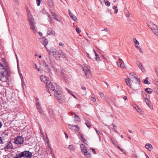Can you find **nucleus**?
I'll list each match as a JSON object with an SVG mask.
<instances>
[{"label":"nucleus","mask_w":158,"mask_h":158,"mask_svg":"<svg viewBox=\"0 0 158 158\" xmlns=\"http://www.w3.org/2000/svg\"><path fill=\"white\" fill-rule=\"evenodd\" d=\"M135 47L136 48H137V49H138L139 50V52H140V53H143V52L142 51V49L140 47H139V46H135Z\"/></svg>","instance_id":"40"},{"label":"nucleus","mask_w":158,"mask_h":158,"mask_svg":"<svg viewBox=\"0 0 158 158\" xmlns=\"http://www.w3.org/2000/svg\"><path fill=\"white\" fill-rule=\"evenodd\" d=\"M147 24L148 27L150 28L154 26V25H156L155 24H154L152 22H151L150 21H148L147 23Z\"/></svg>","instance_id":"25"},{"label":"nucleus","mask_w":158,"mask_h":158,"mask_svg":"<svg viewBox=\"0 0 158 158\" xmlns=\"http://www.w3.org/2000/svg\"><path fill=\"white\" fill-rule=\"evenodd\" d=\"M42 64L45 72L46 73L50 72L51 70L50 67L44 60L42 61Z\"/></svg>","instance_id":"8"},{"label":"nucleus","mask_w":158,"mask_h":158,"mask_svg":"<svg viewBox=\"0 0 158 158\" xmlns=\"http://www.w3.org/2000/svg\"><path fill=\"white\" fill-rule=\"evenodd\" d=\"M6 147L7 149L12 148L13 146L12 143L10 142H8L6 145Z\"/></svg>","instance_id":"18"},{"label":"nucleus","mask_w":158,"mask_h":158,"mask_svg":"<svg viewBox=\"0 0 158 158\" xmlns=\"http://www.w3.org/2000/svg\"><path fill=\"white\" fill-rule=\"evenodd\" d=\"M145 147L149 151H151L153 149L152 145L150 143H147L145 145Z\"/></svg>","instance_id":"16"},{"label":"nucleus","mask_w":158,"mask_h":158,"mask_svg":"<svg viewBox=\"0 0 158 158\" xmlns=\"http://www.w3.org/2000/svg\"><path fill=\"white\" fill-rule=\"evenodd\" d=\"M26 8H27V13L29 15V14H30V11H29V10L28 7H26Z\"/></svg>","instance_id":"60"},{"label":"nucleus","mask_w":158,"mask_h":158,"mask_svg":"<svg viewBox=\"0 0 158 158\" xmlns=\"http://www.w3.org/2000/svg\"><path fill=\"white\" fill-rule=\"evenodd\" d=\"M92 151L93 152V153L94 154H96V151L95 150V149L94 148H92Z\"/></svg>","instance_id":"63"},{"label":"nucleus","mask_w":158,"mask_h":158,"mask_svg":"<svg viewBox=\"0 0 158 158\" xmlns=\"http://www.w3.org/2000/svg\"><path fill=\"white\" fill-rule=\"evenodd\" d=\"M50 51L51 52H52L53 53V54H55L56 52H57V51H56V50L55 49H54L53 48H51L50 49Z\"/></svg>","instance_id":"39"},{"label":"nucleus","mask_w":158,"mask_h":158,"mask_svg":"<svg viewBox=\"0 0 158 158\" xmlns=\"http://www.w3.org/2000/svg\"><path fill=\"white\" fill-rule=\"evenodd\" d=\"M135 109L138 112L140 113L141 114H142V110L138 106H136V107H135Z\"/></svg>","instance_id":"33"},{"label":"nucleus","mask_w":158,"mask_h":158,"mask_svg":"<svg viewBox=\"0 0 158 158\" xmlns=\"http://www.w3.org/2000/svg\"><path fill=\"white\" fill-rule=\"evenodd\" d=\"M143 96L144 97V98L145 99V100L146 99H148L147 98V94L145 93H144L143 94Z\"/></svg>","instance_id":"45"},{"label":"nucleus","mask_w":158,"mask_h":158,"mask_svg":"<svg viewBox=\"0 0 158 158\" xmlns=\"http://www.w3.org/2000/svg\"><path fill=\"white\" fill-rule=\"evenodd\" d=\"M136 64L138 66L139 68L143 72H144L145 69L143 68V65L139 61H138L136 62Z\"/></svg>","instance_id":"15"},{"label":"nucleus","mask_w":158,"mask_h":158,"mask_svg":"<svg viewBox=\"0 0 158 158\" xmlns=\"http://www.w3.org/2000/svg\"><path fill=\"white\" fill-rule=\"evenodd\" d=\"M68 127L70 129L76 132V129H77V131H80V128L77 125H71L70 124L68 126Z\"/></svg>","instance_id":"10"},{"label":"nucleus","mask_w":158,"mask_h":158,"mask_svg":"<svg viewBox=\"0 0 158 158\" xmlns=\"http://www.w3.org/2000/svg\"><path fill=\"white\" fill-rule=\"evenodd\" d=\"M2 64L0 63V80L2 82L6 81L9 74L8 71V63L5 59H2Z\"/></svg>","instance_id":"1"},{"label":"nucleus","mask_w":158,"mask_h":158,"mask_svg":"<svg viewBox=\"0 0 158 158\" xmlns=\"http://www.w3.org/2000/svg\"><path fill=\"white\" fill-rule=\"evenodd\" d=\"M7 136L8 135L5 132H4L1 134V136L2 137H7Z\"/></svg>","instance_id":"46"},{"label":"nucleus","mask_w":158,"mask_h":158,"mask_svg":"<svg viewBox=\"0 0 158 158\" xmlns=\"http://www.w3.org/2000/svg\"><path fill=\"white\" fill-rule=\"evenodd\" d=\"M82 141H83L85 143V142H86L87 140L85 139L84 137H82Z\"/></svg>","instance_id":"56"},{"label":"nucleus","mask_w":158,"mask_h":158,"mask_svg":"<svg viewBox=\"0 0 158 158\" xmlns=\"http://www.w3.org/2000/svg\"><path fill=\"white\" fill-rule=\"evenodd\" d=\"M125 14L127 17H129L130 14L127 10H126L125 11Z\"/></svg>","instance_id":"42"},{"label":"nucleus","mask_w":158,"mask_h":158,"mask_svg":"<svg viewBox=\"0 0 158 158\" xmlns=\"http://www.w3.org/2000/svg\"><path fill=\"white\" fill-rule=\"evenodd\" d=\"M74 118L75 121L77 122H80L81 121V119L79 118V116L77 115L76 114H75Z\"/></svg>","instance_id":"24"},{"label":"nucleus","mask_w":158,"mask_h":158,"mask_svg":"<svg viewBox=\"0 0 158 158\" xmlns=\"http://www.w3.org/2000/svg\"><path fill=\"white\" fill-rule=\"evenodd\" d=\"M40 40L41 43L44 45L45 48L48 51V49L46 47V46L48 44V42L45 38V37H43V38H40Z\"/></svg>","instance_id":"12"},{"label":"nucleus","mask_w":158,"mask_h":158,"mask_svg":"<svg viewBox=\"0 0 158 158\" xmlns=\"http://www.w3.org/2000/svg\"><path fill=\"white\" fill-rule=\"evenodd\" d=\"M111 126L113 127V128H112L114 131L116 133L118 132V131L116 130V129L117 128V126H116L114 124H112L111 125Z\"/></svg>","instance_id":"27"},{"label":"nucleus","mask_w":158,"mask_h":158,"mask_svg":"<svg viewBox=\"0 0 158 158\" xmlns=\"http://www.w3.org/2000/svg\"><path fill=\"white\" fill-rule=\"evenodd\" d=\"M69 149L73 151H74L75 150V148L73 145H70L69 147Z\"/></svg>","instance_id":"36"},{"label":"nucleus","mask_w":158,"mask_h":158,"mask_svg":"<svg viewBox=\"0 0 158 158\" xmlns=\"http://www.w3.org/2000/svg\"><path fill=\"white\" fill-rule=\"evenodd\" d=\"M24 139L21 136H18L14 139V143L17 144H21L23 142Z\"/></svg>","instance_id":"7"},{"label":"nucleus","mask_w":158,"mask_h":158,"mask_svg":"<svg viewBox=\"0 0 158 158\" xmlns=\"http://www.w3.org/2000/svg\"><path fill=\"white\" fill-rule=\"evenodd\" d=\"M33 67L35 69H37V68H38L37 65L35 64H34L33 65Z\"/></svg>","instance_id":"58"},{"label":"nucleus","mask_w":158,"mask_h":158,"mask_svg":"<svg viewBox=\"0 0 158 158\" xmlns=\"http://www.w3.org/2000/svg\"><path fill=\"white\" fill-rule=\"evenodd\" d=\"M148 79V77H146V79L143 80V82L145 84H150V82H149Z\"/></svg>","instance_id":"30"},{"label":"nucleus","mask_w":158,"mask_h":158,"mask_svg":"<svg viewBox=\"0 0 158 158\" xmlns=\"http://www.w3.org/2000/svg\"><path fill=\"white\" fill-rule=\"evenodd\" d=\"M123 62V61L120 58H118V61L117 62V64L118 66H119V63H120Z\"/></svg>","instance_id":"44"},{"label":"nucleus","mask_w":158,"mask_h":158,"mask_svg":"<svg viewBox=\"0 0 158 158\" xmlns=\"http://www.w3.org/2000/svg\"><path fill=\"white\" fill-rule=\"evenodd\" d=\"M91 100H92V101L93 102H95L96 99L95 98L93 97H91Z\"/></svg>","instance_id":"55"},{"label":"nucleus","mask_w":158,"mask_h":158,"mask_svg":"<svg viewBox=\"0 0 158 158\" xmlns=\"http://www.w3.org/2000/svg\"><path fill=\"white\" fill-rule=\"evenodd\" d=\"M68 11L69 12V15L70 17H72V16L73 15H74L73 14H72L70 11V10H68Z\"/></svg>","instance_id":"54"},{"label":"nucleus","mask_w":158,"mask_h":158,"mask_svg":"<svg viewBox=\"0 0 158 158\" xmlns=\"http://www.w3.org/2000/svg\"><path fill=\"white\" fill-rule=\"evenodd\" d=\"M132 156L133 158H138L136 155L135 154L133 155Z\"/></svg>","instance_id":"59"},{"label":"nucleus","mask_w":158,"mask_h":158,"mask_svg":"<svg viewBox=\"0 0 158 158\" xmlns=\"http://www.w3.org/2000/svg\"><path fill=\"white\" fill-rule=\"evenodd\" d=\"M113 8L115 10L114 11V13L115 14H117L118 11V9H117V6L116 5L114 6L113 7Z\"/></svg>","instance_id":"38"},{"label":"nucleus","mask_w":158,"mask_h":158,"mask_svg":"<svg viewBox=\"0 0 158 158\" xmlns=\"http://www.w3.org/2000/svg\"><path fill=\"white\" fill-rule=\"evenodd\" d=\"M145 91L148 94H151L152 92V89L148 88L145 89Z\"/></svg>","instance_id":"26"},{"label":"nucleus","mask_w":158,"mask_h":158,"mask_svg":"<svg viewBox=\"0 0 158 158\" xmlns=\"http://www.w3.org/2000/svg\"><path fill=\"white\" fill-rule=\"evenodd\" d=\"M65 71L64 70L62 69L61 70L60 73L63 76V77H64V80L66 81V82H69V81L68 79H66V77H64V74H65Z\"/></svg>","instance_id":"21"},{"label":"nucleus","mask_w":158,"mask_h":158,"mask_svg":"<svg viewBox=\"0 0 158 158\" xmlns=\"http://www.w3.org/2000/svg\"><path fill=\"white\" fill-rule=\"evenodd\" d=\"M99 95L100 97L103 99L106 100V98L104 94L102 93H99Z\"/></svg>","instance_id":"34"},{"label":"nucleus","mask_w":158,"mask_h":158,"mask_svg":"<svg viewBox=\"0 0 158 158\" xmlns=\"http://www.w3.org/2000/svg\"><path fill=\"white\" fill-rule=\"evenodd\" d=\"M47 147H48V149L50 151V154H52V156H54V154L52 153V148L51 147L50 145H48Z\"/></svg>","instance_id":"29"},{"label":"nucleus","mask_w":158,"mask_h":158,"mask_svg":"<svg viewBox=\"0 0 158 158\" xmlns=\"http://www.w3.org/2000/svg\"><path fill=\"white\" fill-rule=\"evenodd\" d=\"M111 141L112 142V143L115 146L116 145V144H117V142L113 138H111Z\"/></svg>","instance_id":"37"},{"label":"nucleus","mask_w":158,"mask_h":158,"mask_svg":"<svg viewBox=\"0 0 158 158\" xmlns=\"http://www.w3.org/2000/svg\"><path fill=\"white\" fill-rule=\"evenodd\" d=\"M155 72L158 77V68H156L155 69Z\"/></svg>","instance_id":"62"},{"label":"nucleus","mask_w":158,"mask_h":158,"mask_svg":"<svg viewBox=\"0 0 158 158\" xmlns=\"http://www.w3.org/2000/svg\"><path fill=\"white\" fill-rule=\"evenodd\" d=\"M130 76L132 79V81L133 83L134 88H139L140 87V80L138 76L134 73H130Z\"/></svg>","instance_id":"3"},{"label":"nucleus","mask_w":158,"mask_h":158,"mask_svg":"<svg viewBox=\"0 0 158 158\" xmlns=\"http://www.w3.org/2000/svg\"><path fill=\"white\" fill-rule=\"evenodd\" d=\"M35 23L34 19L30 16V27H31V29L33 30L35 33H36L37 32V29L35 27Z\"/></svg>","instance_id":"6"},{"label":"nucleus","mask_w":158,"mask_h":158,"mask_svg":"<svg viewBox=\"0 0 158 158\" xmlns=\"http://www.w3.org/2000/svg\"><path fill=\"white\" fill-rule=\"evenodd\" d=\"M48 3V5L50 7H53L54 6V2L53 0H47Z\"/></svg>","instance_id":"20"},{"label":"nucleus","mask_w":158,"mask_h":158,"mask_svg":"<svg viewBox=\"0 0 158 158\" xmlns=\"http://www.w3.org/2000/svg\"><path fill=\"white\" fill-rule=\"evenodd\" d=\"M76 31L79 34L81 32V31L78 27H77L76 29Z\"/></svg>","instance_id":"48"},{"label":"nucleus","mask_w":158,"mask_h":158,"mask_svg":"<svg viewBox=\"0 0 158 158\" xmlns=\"http://www.w3.org/2000/svg\"><path fill=\"white\" fill-rule=\"evenodd\" d=\"M85 124L88 127H91V125L88 123L86 122Z\"/></svg>","instance_id":"50"},{"label":"nucleus","mask_w":158,"mask_h":158,"mask_svg":"<svg viewBox=\"0 0 158 158\" xmlns=\"http://www.w3.org/2000/svg\"><path fill=\"white\" fill-rule=\"evenodd\" d=\"M118 66L123 69L126 68L125 64L123 62L119 63V66Z\"/></svg>","instance_id":"28"},{"label":"nucleus","mask_w":158,"mask_h":158,"mask_svg":"<svg viewBox=\"0 0 158 158\" xmlns=\"http://www.w3.org/2000/svg\"><path fill=\"white\" fill-rule=\"evenodd\" d=\"M48 16L49 18V19H50V20H49V22L50 23H53V22L52 21V20L51 18L50 17L49 15H48Z\"/></svg>","instance_id":"57"},{"label":"nucleus","mask_w":158,"mask_h":158,"mask_svg":"<svg viewBox=\"0 0 158 158\" xmlns=\"http://www.w3.org/2000/svg\"><path fill=\"white\" fill-rule=\"evenodd\" d=\"M66 89L67 90V91L70 94H71V93H72V92L71 90L67 88H66Z\"/></svg>","instance_id":"52"},{"label":"nucleus","mask_w":158,"mask_h":158,"mask_svg":"<svg viewBox=\"0 0 158 158\" xmlns=\"http://www.w3.org/2000/svg\"><path fill=\"white\" fill-rule=\"evenodd\" d=\"M59 45L60 46H64V44L61 42H60L59 43Z\"/></svg>","instance_id":"61"},{"label":"nucleus","mask_w":158,"mask_h":158,"mask_svg":"<svg viewBox=\"0 0 158 158\" xmlns=\"http://www.w3.org/2000/svg\"><path fill=\"white\" fill-rule=\"evenodd\" d=\"M145 102L148 105V106L151 109H153V106L151 103H150L148 99H146L145 101Z\"/></svg>","instance_id":"17"},{"label":"nucleus","mask_w":158,"mask_h":158,"mask_svg":"<svg viewBox=\"0 0 158 158\" xmlns=\"http://www.w3.org/2000/svg\"><path fill=\"white\" fill-rule=\"evenodd\" d=\"M37 69L38 71L40 72H43V70L41 68H38Z\"/></svg>","instance_id":"49"},{"label":"nucleus","mask_w":158,"mask_h":158,"mask_svg":"<svg viewBox=\"0 0 158 158\" xmlns=\"http://www.w3.org/2000/svg\"><path fill=\"white\" fill-rule=\"evenodd\" d=\"M93 51H94V53H95V59L96 60H99L100 59L98 55L96 53V52L95 50L94 49Z\"/></svg>","instance_id":"31"},{"label":"nucleus","mask_w":158,"mask_h":158,"mask_svg":"<svg viewBox=\"0 0 158 158\" xmlns=\"http://www.w3.org/2000/svg\"><path fill=\"white\" fill-rule=\"evenodd\" d=\"M154 82L156 86L158 87V80H156Z\"/></svg>","instance_id":"51"},{"label":"nucleus","mask_w":158,"mask_h":158,"mask_svg":"<svg viewBox=\"0 0 158 158\" xmlns=\"http://www.w3.org/2000/svg\"><path fill=\"white\" fill-rule=\"evenodd\" d=\"M82 68L83 69V71L84 72L85 75L86 76L87 78H88L89 75L91 73L89 68L86 66H85L84 68L82 67Z\"/></svg>","instance_id":"9"},{"label":"nucleus","mask_w":158,"mask_h":158,"mask_svg":"<svg viewBox=\"0 0 158 158\" xmlns=\"http://www.w3.org/2000/svg\"><path fill=\"white\" fill-rule=\"evenodd\" d=\"M46 87L49 88L50 89L54 92V95L55 97L58 98V100L59 99L58 98L60 97V94L61 93V89H60L59 86L58 88L56 87V88L53 84L50 82L48 81L46 83Z\"/></svg>","instance_id":"2"},{"label":"nucleus","mask_w":158,"mask_h":158,"mask_svg":"<svg viewBox=\"0 0 158 158\" xmlns=\"http://www.w3.org/2000/svg\"><path fill=\"white\" fill-rule=\"evenodd\" d=\"M95 129L96 131V132L97 134H98L99 135V134H102V132L101 131H98V130H97L96 129Z\"/></svg>","instance_id":"47"},{"label":"nucleus","mask_w":158,"mask_h":158,"mask_svg":"<svg viewBox=\"0 0 158 158\" xmlns=\"http://www.w3.org/2000/svg\"><path fill=\"white\" fill-rule=\"evenodd\" d=\"M153 26V27H152L150 28L154 34L158 37V27L156 25Z\"/></svg>","instance_id":"11"},{"label":"nucleus","mask_w":158,"mask_h":158,"mask_svg":"<svg viewBox=\"0 0 158 158\" xmlns=\"http://www.w3.org/2000/svg\"><path fill=\"white\" fill-rule=\"evenodd\" d=\"M71 18L73 20L76 21L77 20V18L74 15H73L72 17H71Z\"/></svg>","instance_id":"43"},{"label":"nucleus","mask_w":158,"mask_h":158,"mask_svg":"<svg viewBox=\"0 0 158 158\" xmlns=\"http://www.w3.org/2000/svg\"><path fill=\"white\" fill-rule=\"evenodd\" d=\"M81 149L82 150L83 152L85 154V152H87V151L85 146L83 144H81Z\"/></svg>","instance_id":"23"},{"label":"nucleus","mask_w":158,"mask_h":158,"mask_svg":"<svg viewBox=\"0 0 158 158\" xmlns=\"http://www.w3.org/2000/svg\"><path fill=\"white\" fill-rule=\"evenodd\" d=\"M36 106L37 107V108L38 110V111L40 113H42V108L41 107V106H40V103H36Z\"/></svg>","instance_id":"19"},{"label":"nucleus","mask_w":158,"mask_h":158,"mask_svg":"<svg viewBox=\"0 0 158 158\" xmlns=\"http://www.w3.org/2000/svg\"><path fill=\"white\" fill-rule=\"evenodd\" d=\"M55 33V31L51 28H49L48 29L47 34L48 35H54Z\"/></svg>","instance_id":"14"},{"label":"nucleus","mask_w":158,"mask_h":158,"mask_svg":"<svg viewBox=\"0 0 158 158\" xmlns=\"http://www.w3.org/2000/svg\"><path fill=\"white\" fill-rule=\"evenodd\" d=\"M40 78L42 81L44 82L45 84L46 85V83L48 81H50L48 80V78L43 75H41L40 76Z\"/></svg>","instance_id":"13"},{"label":"nucleus","mask_w":158,"mask_h":158,"mask_svg":"<svg viewBox=\"0 0 158 158\" xmlns=\"http://www.w3.org/2000/svg\"><path fill=\"white\" fill-rule=\"evenodd\" d=\"M133 40L135 43V44L139 45V42L135 38H133Z\"/></svg>","instance_id":"41"},{"label":"nucleus","mask_w":158,"mask_h":158,"mask_svg":"<svg viewBox=\"0 0 158 158\" xmlns=\"http://www.w3.org/2000/svg\"><path fill=\"white\" fill-rule=\"evenodd\" d=\"M16 158H30V152L24 151L17 155Z\"/></svg>","instance_id":"4"},{"label":"nucleus","mask_w":158,"mask_h":158,"mask_svg":"<svg viewBox=\"0 0 158 158\" xmlns=\"http://www.w3.org/2000/svg\"><path fill=\"white\" fill-rule=\"evenodd\" d=\"M81 88L82 89H83L84 90H85V89H86L85 87L83 86L82 85H81Z\"/></svg>","instance_id":"64"},{"label":"nucleus","mask_w":158,"mask_h":158,"mask_svg":"<svg viewBox=\"0 0 158 158\" xmlns=\"http://www.w3.org/2000/svg\"><path fill=\"white\" fill-rule=\"evenodd\" d=\"M36 1L37 2V4L38 6H39L40 5V2L41 0H36Z\"/></svg>","instance_id":"53"},{"label":"nucleus","mask_w":158,"mask_h":158,"mask_svg":"<svg viewBox=\"0 0 158 158\" xmlns=\"http://www.w3.org/2000/svg\"><path fill=\"white\" fill-rule=\"evenodd\" d=\"M52 55L57 60L60 59L61 57L64 58L66 56L65 54L61 50L57 51L56 52L55 54H53Z\"/></svg>","instance_id":"5"},{"label":"nucleus","mask_w":158,"mask_h":158,"mask_svg":"<svg viewBox=\"0 0 158 158\" xmlns=\"http://www.w3.org/2000/svg\"><path fill=\"white\" fill-rule=\"evenodd\" d=\"M125 81L126 82V84L127 85L130 86L131 88V85L130 84V79L129 78H126L125 79Z\"/></svg>","instance_id":"22"},{"label":"nucleus","mask_w":158,"mask_h":158,"mask_svg":"<svg viewBox=\"0 0 158 158\" xmlns=\"http://www.w3.org/2000/svg\"><path fill=\"white\" fill-rule=\"evenodd\" d=\"M52 15L53 16V18L56 20L57 21L59 22V21L57 19V16L56 15V14L55 13H52Z\"/></svg>","instance_id":"32"},{"label":"nucleus","mask_w":158,"mask_h":158,"mask_svg":"<svg viewBox=\"0 0 158 158\" xmlns=\"http://www.w3.org/2000/svg\"><path fill=\"white\" fill-rule=\"evenodd\" d=\"M104 2L105 3V5L108 6H110V3L108 0H104Z\"/></svg>","instance_id":"35"}]
</instances>
